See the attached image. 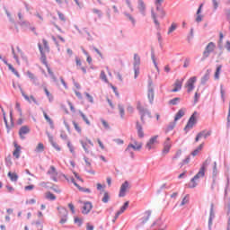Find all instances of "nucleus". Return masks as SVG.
<instances>
[{
    "label": "nucleus",
    "instance_id": "nucleus-35",
    "mask_svg": "<svg viewBox=\"0 0 230 230\" xmlns=\"http://www.w3.org/2000/svg\"><path fill=\"white\" fill-rule=\"evenodd\" d=\"M182 116H184V111H182V110L178 111V112L176 113V115L174 117V121H179V119H181V118H182Z\"/></svg>",
    "mask_w": 230,
    "mask_h": 230
},
{
    "label": "nucleus",
    "instance_id": "nucleus-12",
    "mask_svg": "<svg viewBox=\"0 0 230 230\" xmlns=\"http://www.w3.org/2000/svg\"><path fill=\"white\" fill-rule=\"evenodd\" d=\"M215 206L213 203L210 205V212H209V217H208V230H211V226H213V220L215 219Z\"/></svg>",
    "mask_w": 230,
    "mask_h": 230
},
{
    "label": "nucleus",
    "instance_id": "nucleus-58",
    "mask_svg": "<svg viewBox=\"0 0 230 230\" xmlns=\"http://www.w3.org/2000/svg\"><path fill=\"white\" fill-rule=\"evenodd\" d=\"M192 40H193V28L190 29V35L187 37L188 42H191Z\"/></svg>",
    "mask_w": 230,
    "mask_h": 230
},
{
    "label": "nucleus",
    "instance_id": "nucleus-55",
    "mask_svg": "<svg viewBox=\"0 0 230 230\" xmlns=\"http://www.w3.org/2000/svg\"><path fill=\"white\" fill-rule=\"evenodd\" d=\"M181 155H182V150L179 149L176 154L174 155V156L172 157V159H179V157H181Z\"/></svg>",
    "mask_w": 230,
    "mask_h": 230
},
{
    "label": "nucleus",
    "instance_id": "nucleus-61",
    "mask_svg": "<svg viewBox=\"0 0 230 230\" xmlns=\"http://www.w3.org/2000/svg\"><path fill=\"white\" fill-rule=\"evenodd\" d=\"M67 147L69 148L71 154H75V147L73 146V145H71V142H67Z\"/></svg>",
    "mask_w": 230,
    "mask_h": 230
},
{
    "label": "nucleus",
    "instance_id": "nucleus-17",
    "mask_svg": "<svg viewBox=\"0 0 230 230\" xmlns=\"http://www.w3.org/2000/svg\"><path fill=\"white\" fill-rule=\"evenodd\" d=\"M136 128L138 137L140 139H143V137H145V132L143 131V125H141L138 120H137L136 122Z\"/></svg>",
    "mask_w": 230,
    "mask_h": 230
},
{
    "label": "nucleus",
    "instance_id": "nucleus-47",
    "mask_svg": "<svg viewBox=\"0 0 230 230\" xmlns=\"http://www.w3.org/2000/svg\"><path fill=\"white\" fill-rule=\"evenodd\" d=\"M101 123H102L106 130H111V126L109 125V122H107L105 119H101Z\"/></svg>",
    "mask_w": 230,
    "mask_h": 230
},
{
    "label": "nucleus",
    "instance_id": "nucleus-28",
    "mask_svg": "<svg viewBox=\"0 0 230 230\" xmlns=\"http://www.w3.org/2000/svg\"><path fill=\"white\" fill-rule=\"evenodd\" d=\"M123 14L130 22L133 24V26H136V19L132 17V14L128 13V12H124Z\"/></svg>",
    "mask_w": 230,
    "mask_h": 230
},
{
    "label": "nucleus",
    "instance_id": "nucleus-15",
    "mask_svg": "<svg viewBox=\"0 0 230 230\" xmlns=\"http://www.w3.org/2000/svg\"><path fill=\"white\" fill-rule=\"evenodd\" d=\"M26 134H30V128L28 126H22L19 129L20 139H26Z\"/></svg>",
    "mask_w": 230,
    "mask_h": 230
},
{
    "label": "nucleus",
    "instance_id": "nucleus-46",
    "mask_svg": "<svg viewBox=\"0 0 230 230\" xmlns=\"http://www.w3.org/2000/svg\"><path fill=\"white\" fill-rule=\"evenodd\" d=\"M213 3V10L217 12L218 10V4H220V0H212Z\"/></svg>",
    "mask_w": 230,
    "mask_h": 230
},
{
    "label": "nucleus",
    "instance_id": "nucleus-52",
    "mask_svg": "<svg viewBox=\"0 0 230 230\" xmlns=\"http://www.w3.org/2000/svg\"><path fill=\"white\" fill-rule=\"evenodd\" d=\"M226 128H230V102H229L228 115H227V119H226Z\"/></svg>",
    "mask_w": 230,
    "mask_h": 230
},
{
    "label": "nucleus",
    "instance_id": "nucleus-42",
    "mask_svg": "<svg viewBox=\"0 0 230 230\" xmlns=\"http://www.w3.org/2000/svg\"><path fill=\"white\" fill-rule=\"evenodd\" d=\"M79 114H80L81 118L84 119V121L86 123V125H91V121H89V119H87V116H85V114H84V112L79 111Z\"/></svg>",
    "mask_w": 230,
    "mask_h": 230
},
{
    "label": "nucleus",
    "instance_id": "nucleus-48",
    "mask_svg": "<svg viewBox=\"0 0 230 230\" xmlns=\"http://www.w3.org/2000/svg\"><path fill=\"white\" fill-rule=\"evenodd\" d=\"M128 204L129 202L128 201H126L124 203V205L120 208V209L119 210V213H125V210L127 209V208H128Z\"/></svg>",
    "mask_w": 230,
    "mask_h": 230
},
{
    "label": "nucleus",
    "instance_id": "nucleus-8",
    "mask_svg": "<svg viewBox=\"0 0 230 230\" xmlns=\"http://www.w3.org/2000/svg\"><path fill=\"white\" fill-rule=\"evenodd\" d=\"M137 10L140 12L143 17L146 15V4H145V1L143 0L137 1Z\"/></svg>",
    "mask_w": 230,
    "mask_h": 230
},
{
    "label": "nucleus",
    "instance_id": "nucleus-2",
    "mask_svg": "<svg viewBox=\"0 0 230 230\" xmlns=\"http://www.w3.org/2000/svg\"><path fill=\"white\" fill-rule=\"evenodd\" d=\"M137 111H138V113L140 114V121L142 125L146 123V120H145V116H147V118H152V112H150L148 109L144 108L143 105H141V102H137Z\"/></svg>",
    "mask_w": 230,
    "mask_h": 230
},
{
    "label": "nucleus",
    "instance_id": "nucleus-9",
    "mask_svg": "<svg viewBox=\"0 0 230 230\" xmlns=\"http://www.w3.org/2000/svg\"><path fill=\"white\" fill-rule=\"evenodd\" d=\"M209 136H211V131H206V130L200 131L196 136L195 141H196V143H199V141H200V139H202V137H204V139H208V137H209Z\"/></svg>",
    "mask_w": 230,
    "mask_h": 230
},
{
    "label": "nucleus",
    "instance_id": "nucleus-27",
    "mask_svg": "<svg viewBox=\"0 0 230 230\" xmlns=\"http://www.w3.org/2000/svg\"><path fill=\"white\" fill-rule=\"evenodd\" d=\"M58 211L59 212L60 217H67L68 212L66 208H58Z\"/></svg>",
    "mask_w": 230,
    "mask_h": 230
},
{
    "label": "nucleus",
    "instance_id": "nucleus-54",
    "mask_svg": "<svg viewBox=\"0 0 230 230\" xmlns=\"http://www.w3.org/2000/svg\"><path fill=\"white\" fill-rule=\"evenodd\" d=\"M41 58H40V61L42 62V64H44V66H48V61L46 60V54H40Z\"/></svg>",
    "mask_w": 230,
    "mask_h": 230
},
{
    "label": "nucleus",
    "instance_id": "nucleus-31",
    "mask_svg": "<svg viewBox=\"0 0 230 230\" xmlns=\"http://www.w3.org/2000/svg\"><path fill=\"white\" fill-rule=\"evenodd\" d=\"M45 198L47 199V200H57V196H55V194L51 193V191H48L45 194Z\"/></svg>",
    "mask_w": 230,
    "mask_h": 230
},
{
    "label": "nucleus",
    "instance_id": "nucleus-23",
    "mask_svg": "<svg viewBox=\"0 0 230 230\" xmlns=\"http://www.w3.org/2000/svg\"><path fill=\"white\" fill-rule=\"evenodd\" d=\"M7 176L9 177L12 182H17V181H19V175H17V173L15 172H9L7 173Z\"/></svg>",
    "mask_w": 230,
    "mask_h": 230
},
{
    "label": "nucleus",
    "instance_id": "nucleus-19",
    "mask_svg": "<svg viewBox=\"0 0 230 230\" xmlns=\"http://www.w3.org/2000/svg\"><path fill=\"white\" fill-rule=\"evenodd\" d=\"M153 227H160V228H166V225H164V222L163 221V218H158L156 221H155L152 225Z\"/></svg>",
    "mask_w": 230,
    "mask_h": 230
},
{
    "label": "nucleus",
    "instance_id": "nucleus-26",
    "mask_svg": "<svg viewBox=\"0 0 230 230\" xmlns=\"http://www.w3.org/2000/svg\"><path fill=\"white\" fill-rule=\"evenodd\" d=\"M141 148H143V145L139 144L138 146H135L134 144H128L127 146V150H135V151H139Z\"/></svg>",
    "mask_w": 230,
    "mask_h": 230
},
{
    "label": "nucleus",
    "instance_id": "nucleus-44",
    "mask_svg": "<svg viewBox=\"0 0 230 230\" xmlns=\"http://www.w3.org/2000/svg\"><path fill=\"white\" fill-rule=\"evenodd\" d=\"M43 150H44V144L39 143L35 149V152H38L39 154H40L42 153Z\"/></svg>",
    "mask_w": 230,
    "mask_h": 230
},
{
    "label": "nucleus",
    "instance_id": "nucleus-10",
    "mask_svg": "<svg viewBox=\"0 0 230 230\" xmlns=\"http://www.w3.org/2000/svg\"><path fill=\"white\" fill-rule=\"evenodd\" d=\"M19 89L22 93V96L24 97V100H26V102H29V103H31V102H33V103H35L36 105L38 104L37 102V99H35V97L33 95L28 96L25 93L24 90H22V87L19 86Z\"/></svg>",
    "mask_w": 230,
    "mask_h": 230
},
{
    "label": "nucleus",
    "instance_id": "nucleus-41",
    "mask_svg": "<svg viewBox=\"0 0 230 230\" xmlns=\"http://www.w3.org/2000/svg\"><path fill=\"white\" fill-rule=\"evenodd\" d=\"M175 121L173 122H171L168 126H167V128L165 130V132H172V130H173V128H175Z\"/></svg>",
    "mask_w": 230,
    "mask_h": 230
},
{
    "label": "nucleus",
    "instance_id": "nucleus-56",
    "mask_svg": "<svg viewBox=\"0 0 230 230\" xmlns=\"http://www.w3.org/2000/svg\"><path fill=\"white\" fill-rule=\"evenodd\" d=\"M15 109L18 111L20 116H22V110L21 109V104L19 102H16Z\"/></svg>",
    "mask_w": 230,
    "mask_h": 230
},
{
    "label": "nucleus",
    "instance_id": "nucleus-25",
    "mask_svg": "<svg viewBox=\"0 0 230 230\" xmlns=\"http://www.w3.org/2000/svg\"><path fill=\"white\" fill-rule=\"evenodd\" d=\"M209 80V70L206 72V74L201 77L200 84L201 85H206Z\"/></svg>",
    "mask_w": 230,
    "mask_h": 230
},
{
    "label": "nucleus",
    "instance_id": "nucleus-50",
    "mask_svg": "<svg viewBox=\"0 0 230 230\" xmlns=\"http://www.w3.org/2000/svg\"><path fill=\"white\" fill-rule=\"evenodd\" d=\"M4 121L7 128V132H10V126L8 125V119H6V112H4Z\"/></svg>",
    "mask_w": 230,
    "mask_h": 230
},
{
    "label": "nucleus",
    "instance_id": "nucleus-36",
    "mask_svg": "<svg viewBox=\"0 0 230 230\" xmlns=\"http://www.w3.org/2000/svg\"><path fill=\"white\" fill-rule=\"evenodd\" d=\"M177 30V23L172 22V25L169 27L168 35H171V33H173Z\"/></svg>",
    "mask_w": 230,
    "mask_h": 230
},
{
    "label": "nucleus",
    "instance_id": "nucleus-39",
    "mask_svg": "<svg viewBox=\"0 0 230 230\" xmlns=\"http://www.w3.org/2000/svg\"><path fill=\"white\" fill-rule=\"evenodd\" d=\"M118 107H119L120 118L123 119V118L125 117V107H123V104H119Z\"/></svg>",
    "mask_w": 230,
    "mask_h": 230
},
{
    "label": "nucleus",
    "instance_id": "nucleus-37",
    "mask_svg": "<svg viewBox=\"0 0 230 230\" xmlns=\"http://www.w3.org/2000/svg\"><path fill=\"white\" fill-rule=\"evenodd\" d=\"M100 78L102 82H105V84H109V79L107 78V75H105V71H101Z\"/></svg>",
    "mask_w": 230,
    "mask_h": 230
},
{
    "label": "nucleus",
    "instance_id": "nucleus-60",
    "mask_svg": "<svg viewBox=\"0 0 230 230\" xmlns=\"http://www.w3.org/2000/svg\"><path fill=\"white\" fill-rule=\"evenodd\" d=\"M190 156L188 155L185 159H183L182 163H181V166H184V164H188L190 161Z\"/></svg>",
    "mask_w": 230,
    "mask_h": 230
},
{
    "label": "nucleus",
    "instance_id": "nucleus-30",
    "mask_svg": "<svg viewBox=\"0 0 230 230\" xmlns=\"http://www.w3.org/2000/svg\"><path fill=\"white\" fill-rule=\"evenodd\" d=\"M202 148H204V144H200L194 151L190 153V155H192L193 157H195V155H199Z\"/></svg>",
    "mask_w": 230,
    "mask_h": 230
},
{
    "label": "nucleus",
    "instance_id": "nucleus-20",
    "mask_svg": "<svg viewBox=\"0 0 230 230\" xmlns=\"http://www.w3.org/2000/svg\"><path fill=\"white\" fill-rule=\"evenodd\" d=\"M182 89V81L176 80L174 83V88L171 91V93H179Z\"/></svg>",
    "mask_w": 230,
    "mask_h": 230
},
{
    "label": "nucleus",
    "instance_id": "nucleus-34",
    "mask_svg": "<svg viewBox=\"0 0 230 230\" xmlns=\"http://www.w3.org/2000/svg\"><path fill=\"white\" fill-rule=\"evenodd\" d=\"M181 103V98L175 97L169 101V105H179Z\"/></svg>",
    "mask_w": 230,
    "mask_h": 230
},
{
    "label": "nucleus",
    "instance_id": "nucleus-45",
    "mask_svg": "<svg viewBox=\"0 0 230 230\" xmlns=\"http://www.w3.org/2000/svg\"><path fill=\"white\" fill-rule=\"evenodd\" d=\"M48 174L49 175H58L57 169L55 168V166H53V165L50 166V169L48 171Z\"/></svg>",
    "mask_w": 230,
    "mask_h": 230
},
{
    "label": "nucleus",
    "instance_id": "nucleus-62",
    "mask_svg": "<svg viewBox=\"0 0 230 230\" xmlns=\"http://www.w3.org/2000/svg\"><path fill=\"white\" fill-rule=\"evenodd\" d=\"M58 15L60 21H63V22H66V16L64 15V13L58 12Z\"/></svg>",
    "mask_w": 230,
    "mask_h": 230
},
{
    "label": "nucleus",
    "instance_id": "nucleus-53",
    "mask_svg": "<svg viewBox=\"0 0 230 230\" xmlns=\"http://www.w3.org/2000/svg\"><path fill=\"white\" fill-rule=\"evenodd\" d=\"M93 13H96V15H98L99 19H102V13L101 10H99V9H93Z\"/></svg>",
    "mask_w": 230,
    "mask_h": 230
},
{
    "label": "nucleus",
    "instance_id": "nucleus-32",
    "mask_svg": "<svg viewBox=\"0 0 230 230\" xmlns=\"http://www.w3.org/2000/svg\"><path fill=\"white\" fill-rule=\"evenodd\" d=\"M151 59L153 60V64L156 71L159 73V66H157V62L155 61V53L154 52V50L151 51Z\"/></svg>",
    "mask_w": 230,
    "mask_h": 230
},
{
    "label": "nucleus",
    "instance_id": "nucleus-38",
    "mask_svg": "<svg viewBox=\"0 0 230 230\" xmlns=\"http://www.w3.org/2000/svg\"><path fill=\"white\" fill-rule=\"evenodd\" d=\"M80 144L82 145V147L84 148L85 154H89V146H87V142L80 140Z\"/></svg>",
    "mask_w": 230,
    "mask_h": 230
},
{
    "label": "nucleus",
    "instance_id": "nucleus-64",
    "mask_svg": "<svg viewBox=\"0 0 230 230\" xmlns=\"http://www.w3.org/2000/svg\"><path fill=\"white\" fill-rule=\"evenodd\" d=\"M51 145L53 148H55V150H57L58 152H60V146H58V144H57L56 142H52Z\"/></svg>",
    "mask_w": 230,
    "mask_h": 230
},
{
    "label": "nucleus",
    "instance_id": "nucleus-57",
    "mask_svg": "<svg viewBox=\"0 0 230 230\" xmlns=\"http://www.w3.org/2000/svg\"><path fill=\"white\" fill-rule=\"evenodd\" d=\"M225 15L226 17V21L229 22V23H230V9L225 10Z\"/></svg>",
    "mask_w": 230,
    "mask_h": 230
},
{
    "label": "nucleus",
    "instance_id": "nucleus-1",
    "mask_svg": "<svg viewBox=\"0 0 230 230\" xmlns=\"http://www.w3.org/2000/svg\"><path fill=\"white\" fill-rule=\"evenodd\" d=\"M210 164L211 157H208L203 163L198 173L190 180V182L189 183V188H197V181H199V179H201V177H204V175H206V167L209 166Z\"/></svg>",
    "mask_w": 230,
    "mask_h": 230
},
{
    "label": "nucleus",
    "instance_id": "nucleus-63",
    "mask_svg": "<svg viewBox=\"0 0 230 230\" xmlns=\"http://www.w3.org/2000/svg\"><path fill=\"white\" fill-rule=\"evenodd\" d=\"M199 98H200V93L196 92L194 94V103H198Z\"/></svg>",
    "mask_w": 230,
    "mask_h": 230
},
{
    "label": "nucleus",
    "instance_id": "nucleus-33",
    "mask_svg": "<svg viewBox=\"0 0 230 230\" xmlns=\"http://www.w3.org/2000/svg\"><path fill=\"white\" fill-rule=\"evenodd\" d=\"M222 71V65H218L216 68L215 78L218 80L220 78V72Z\"/></svg>",
    "mask_w": 230,
    "mask_h": 230
},
{
    "label": "nucleus",
    "instance_id": "nucleus-4",
    "mask_svg": "<svg viewBox=\"0 0 230 230\" xmlns=\"http://www.w3.org/2000/svg\"><path fill=\"white\" fill-rule=\"evenodd\" d=\"M140 66H141V57H139V54H134L133 58V69H134V78H137L139 76L140 73Z\"/></svg>",
    "mask_w": 230,
    "mask_h": 230
},
{
    "label": "nucleus",
    "instance_id": "nucleus-7",
    "mask_svg": "<svg viewBox=\"0 0 230 230\" xmlns=\"http://www.w3.org/2000/svg\"><path fill=\"white\" fill-rule=\"evenodd\" d=\"M196 82H197V76H192L187 81L186 83L187 93H191V91L195 89Z\"/></svg>",
    "mask_w": 230,
    "mask_h": 230
},
{
    "label": "nucleus",
    "instance_id": "nucleus-11",
    "mask_svg": "<svg viewBox=\"0 0 230 230\" xmlns=\"http://www.w3.org/2000/svg\"><path fill=\"white\" fill-rule=\"evenodd\" d=\"M27 76L30 78L31 82L35 85L36 87H39L40 85V83L39 82V78L35 76L33 73L31 71H27Z\"/></svg>",
    "mask_w": 230,
    "mask_h": 230
},
{
    "label": "nucleus",
    "instance_id": "nucleus-24",
    "mask_svg": "<svg viewBox=\"0 0 230 230\" xmlns=\"http://www.w3.org/2000/svg\"><path fill=\"white\" fill-rule=\"evenodd\" d=\"M147 98L149 100V103H154V88H148L147 90Z\"/></svg>",
    "mask_w": 230,
    "mask_h": 230
},
{
    "label": "nucleus",
    "instance_id": "nucleus-49",
    "mask_svg": "<svg viewBox=\"0 0 230 230\" xmlns=\"http://www.w3.org/2000/svg\"><path fill=\"white\" fill-rule=\"evenodd\" d=\"M75 224H77L78 227L82 226V224H84V221H82V219H80V217H75L74 219Z\"/></svg>",
    "mask_w": 230,
    "mask_h": 230
},
{
    "label": "nucleus",
    "instance_id": "nucleus-59",
    "mask_svg": "<svg viewBox=\"0 0 230 230\" xmlns=\"http://www.w3.org/2000/svg\"><path fill=\"white\" fill-rule=\"evenodd\" d=\"M43 116H44L46 121H48V123H51V121H53V120L51 119V118H49V116L48 115V113H46V111H43Z\"/></svg>",
    "mask_w": 230,
    "mask_h": 230
},
{
    "label": "nucleus",
    "instance_id": "nucleus-13",
    "mask_svg": "<svg viewBox=\"0 0 230 230\" xmlns=\"http://www.w3.org/2000/svg\"><path fill=\"white\" fill-rule=\"evenodd\" d=\"M159 137V136H154L152 137L149 141L146 143V148H148L149 150H152V148H154V145H157V143H159L157 141V138Z\"/></svg>",
    "mask_w": 230,
    "mask_h": 230
},
{
    "label": "nucleus",
    "instance_id": "nucleus-18",
    "mask_svg": "<svg viewBox=\"0 0 230 230\" xmlns=\"http://www.w3.org/2000/svg\"><path fill=\"white\" fill-rule=\"evenodd\" d=\"M170 148H172V142H170V137H167L164 143L163 154H168V152H170Z\"/></svg>",
    "mask_w": 230,
    "mask_h": 230
},
{
    "label": "nucleus",
    "instance_id": "nucleus-40",
    "mask_svg": "<svg viewBox=\"0 0 230 230\" xmlns=\"http://www.w3.org/2000/svg\"><path fill=\"white\" fill-rule=\"evenodd\" d=\"M109 200H111V196H109V192H104V196L102 199V202H103L104 204H107Z\"/></svg>",
    "mask_w": 230,
    "mask_h": 230
},
{
    "label": "nucleus",
    "instance_id": "nucleus-43",
    "mask_svg": "<svg viewBox=\"0 0 230 230\" xmlns=\"http://www.w3.org/2000/svg\"><path fill=\"white\" fill-rule=\"evenodd\" d=\"M220 94H221V99L223 102H226V91L224 90V85H220Z\"/></svg>",
    "mask_w": 230,
    "mask_h": 230
},
{
    "label": "nucleus",
    "instance_id": "nucleus-3",
    "mask_svg": "<svg viewBox=\"0 0 230 230\" xmlns=\"http://www.w3.org/2000/svg\"><path fill=\"white\" fill-rule=\"evenodd\" d=\"M217 48V45H215V43L213 41L209 42L202 54V58H201V62H204V60H206L207 58H209V56L211 55V53H213V51H215V49Z\"/></svg>",
    "mask_w": 230,
    "mask_h": 230
},
{
    "label": "nucleus",
    "instance_id": "nucleus-22",
    "mask_svg": "<svg viewBox=\"0 0 230 230\" xmlns=\"http://www.w3.org/2000/svg\"><path fill=\"white\" fill-rule=\"evenodd\" d=\"M145 215L140 220L142 222V224H146L148 222V220H150V217L152 215V211L151 210H146L145 212Z\"/></svg>",
    "mask_w": 230,
    "mask_h": 230
},
{
    "label": "nucleus",
    "instance_id": "nucleus-16",
    "mask_svg": "<svg viewBox=\"0 0 230 230\" xmlns=\"http://www.w3.org/2000/svg\"><path fill=\"white\" fill-rule=\"evenodd\" d=\"M127 190H128V181H124L119 190V197H125L127 195Z\"/></svg>",
    "mask_w": 230,
    "mask_h": 230
},
{
    "label": "nucleus",
    "instance_id": "nucleus-6",
    "mask_svg": "<svg viewBox=\"0 0 230 230\" xmlns=\"http://www.w3.org/2000/svg\"><path fill=\"white\" fill-rule=\"evenodd\" d=\"M218 176V169L217 168V162H214V165L212 167V185L211 189L215 190L217 186V177Z\"/></svg>",
    "mask_w": 230,
    "mask_h": 230
},
{
    "label": "nucleus",
    "instance_id": "nucleus-21",
    "mask_svg": "<svg viewBox=\"0 0 230 230\" xmlns=\"http://www.w3.org/2000/svg\"><path fill=\"white\" fill-rule=\"evenodd\" d=\"M14 151L13 152V157L16 159H19L21 157V146L14 144Z\"/></svg>",
    "mask_w": 230,
    "mask_h": 230
},
{
    "label": "nucleus",
    "instance_id": "nucleus-14",
    "mask_svg": "<svg viewBox=\"0 0 230 230\" xmlns=\"http://www.w3.org/2000/svg\"><path fill=\"white\" fill-rule=\"evenodd\" d=\"M91 209H93V203L91 201L84 202L82 209L83 215H89Z\"/></svg>",
    "mask_w": 230,
    "mask_h": 230
},
{
    "label": "nucleus",
    "instance_id": "nucleus-51",
    "mask_svg": "<svg viewBox=\"0 0 230 230\" xmlns=\"http://www.w3.org/2000/svg\"><path fill=\"white\" fill-rule=\"evenodd\" d=\"M84 94L90 103H94V98H93L92 95L89 94V93L85 92Z\"/></svg>",
    "mask_w": 230,
    "mask_h": 230
},
{
    "label": "nucleus",
    "instance_id": "nucleus-29",
    "mask_svg": "<svg viewBox=\"0 0 230 230\" xmlns=\"http://www.w3.org/2000/svg\"><path fill=\"white\" fill-rule=\"evenodd\" d=\"M44 93H45L47 98L49 99V102L50 103L53 102V100H55V98L53 97V94H51V93H49V91L48 90L47 87H44Z\"/></svg>",
    "mask_w": 230,
    "mask_h": 230
},
{
    "label": "nucleus",
    "instance_id": "nucleus-5",
    "mask_svg": "<svg viewBox=\"0 0 230 230\" xmlns=\"http://www.w3.org/2000/svg\"><path fill=\"white\" fill-rule=\"evenodd\" d=\"M197 111H194L192 115L190 117L187 125L184 128L185 132H188L197 125Z\"/></svg>",
    "mask_w": 230,
    "mask_h": 230
}]
</instances>
